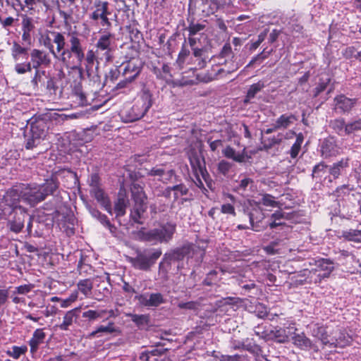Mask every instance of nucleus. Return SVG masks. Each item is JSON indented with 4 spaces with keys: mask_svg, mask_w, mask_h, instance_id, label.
Listing matches in <instances>:
<instances>
[{
    "mask_svg": "<svg viewBox=\"0 0 361 361\" xmlns=\"http://www.w3.org/2000/svg\"><path fill=\"white\" fill-rule=\"evenodd\" d=\"M260 202L267 207H276L278 206V202L274 200V197L269 194L263 195Z\"/></svg>",
    "mask_w": 361,
    "mask_h": 361,
    "instance_id": "obj_45",
    "label": "nucleus"
},
{
    "mask_svg": "<svg viewBox=\"0 0 361 361\" xmlns=\"http://www.w3.org/2000/svg\"><path fill=\"white\" fill-rule=\"evenodd\" d=\"M44 0H25V5L28 8V10H33L35 6L37 4L43 3Z\"/></svg>",
    "mask_w": 361,
    "mask_h": 361,
    "instance_id": "obj_63",
    "label": "nucleus"
},
{
    "mask_svg": "<svg viewBox=\"0 0 361 361\" xmlns=\"http://www.w3.org/2000/svg\"><path fill=\"white\" fill-rule=\"evenodd\" d=\"M321 152L322 156L327 158L338 154L340 153V148L333 137H328L323 141Z\"/></svg>",
    "mask_w": 361,
    "mask_h": 361,
    "instance_id": "obj_17",
    "label": "nucleus"
},
{
    "mask_svg": "<svg viewBox=\"0 0 361 361\" xmlns=\"http://www.w3.org/2000/svg\"><path fill=\"white\" fill-rule=\"evenodd\" d=\"M16 63L14 69L18 74H24L32 71L30 62L19 63L18 61Z\"/></svg>",
    "mask_w": 361,
    "mask_h": 361,
    "instance_id": "obj_44",
    "label": "nucleus"
},
{
    "mask_svg": "<svg viewBox=\"0 0 361 361\" xmlns=\"http://www.w3.org/2000/svg\"><path fill=\"white\" fill-rule=\"evenodd\" d=\"M35 29V25L33 23V20L27 17V16H24L22 18V39L23 41L30 44L31 41V34Z\"/></svg>",
    "mask_w": 361,
    "mask_h": 361,
    "instance_id": "obj_21",
    "label": "nucleus"
},
{
    "mask_svg": "<svg viewBox=\"0 0 361 361\" xmlns=\"http://www.w3.org/2000/svg\"><path fill=\"white\" fill-rule=\"evenodd\" d=\"M264 83L262 81H259L257 83L252 85L247 92L244 102L249 103L250 101L264 87Z\"/></svg>",
    "mask_w": 361,
    "mask_h": 361,
    "instance_id": "obj_31",
    "label": "nucleus"
},
{
    "mask_svg": "<svg viewBox=\"0 0 361 361\" xmlns=\"http://www.w3.org/2000/svg\"><path fill=\"white\" fill-rule=\"evenodd\" d=\"M221 212L225 214H231L233 216H235L234 206L230 203L223 204L221 207Z\"/></svg>",
    "mask_w": 361,
    "mask_h": 361,
    "instance_id": "obj_52",
    "label": "nucleus"
},
{
    "mask_svg": "<svg viewBox=\"0 0 361 361\" xmlns=\"http://www.w3.org/2000/svg\"><path fill=\"white\" fill-rule=\"evenodd\" d=\"M267 30L260 33L258 35V39L256 42H255L254 43H252V44L251 45V49H256L260 45V44L264 40V39L267 36Z\"/></svg>",
    "mask_w": 361,
    "mask_h": 361,
    "instance_id": "obj_62",
    "label": "nucleus"
},
{
    "mask_svg": "<svg viewBox=\"0 0 361 361\" xmlns=\"http://www.w3.org/2000/svg\"><path fill=\"white\" fill-rule=\"evenodd\" d=\"M117 331L118 329L113 322H109L107 326H99L97 329V332L99 334H112Z\"/></svg>",
    "mask_w": 361,
    "mask_h": 361,
    "instance_id": "obj_46",
    "label": "nucleus"
},
{
    "mask_svg": "<svg viewBox=\"0 0 361 361\" xmlns=\"http://www.w3.org/2000/svg\"><path fill=\"white\" fill-rule=\"evenodd\" d=\"M106 313V310H89L82 313V317L90 321H94L102 318Z\"/></svg>",
    "mask_w": 361,
    "mask_h": 361,
    "instance_id": "obj_38",
    "label": "nucleus"
},
{
    "mask_svg": "<svg viewBox=\"0 0 361 361\" xmlns=\"http://www.w3.org/2000/svg\"><path fill=\"white\" fill-rule=\"evenodd\" d=\"M269 336L277 342L281 343H286L288 340L286 330L279 326L274 327L269 333Z\"/></svg>",
    "mask_w": 361,
    "mask_h": 361,
    "instance_id": "obj_24",
    "label": "nucleus"
},
{
    "mask_svg": "<svg viewBox=\"0 0 361 361\" xmlns=\"http://www.w3.org/2000/svg\"><path fill=\"white\" fill-rule=\"evenodd\" d=\"M78 311V308H75L66 312L63 322L59 325V328L63 331H67L69 326L73 324V322L76 320L77 314L76 312Z\"/></svg>",
    "mask_w": 361,
    "mask_h": 361,
    "instance_id": "obj_23",
    "label": "nucleus"
},
{
    "mask_svg": "<svg viewBox=\"0 0 361 361\" xmlns=\"http://www.w3.org/2000/svg\"><path fill=\"white\" fill-rule=\"evenodd\" d=\"M146 206H138V207H134L130 212V218L131 219L137 224H143V222L141 221V219L142 218V216L146 211Z\"/></svg>",
    "mask_w": 361,
    "mask_h": 361,
    "instance_id": "obj_34",
    "label": "nucleus"
},
{
    "mask_svg": "<svg viewBox=\"0 0 361 361\" xmlns=\"http://www.w3.org/2000/svg\"><path fill=\"white\" fill-rule=\"evenodd\" d=\"M24 227V221L20 218L14 219L10 222V229L15 233H19Z\"/></svg>",
    "mask_w": 361,
    "mask_h": 361,
    "instance_id": "obj_48",
    "label": "nucleus"
},
{
    "mask_svg": "<svg viewBox=\"0 0 361 361\" xmlns=\"http://www.w3.org/2000/svg\"><path fill=\"white\" fill-rule=\"evenodd\" d=\"M168 192L173 191L174 194V200H177L180 196L185 195L188 192V189L187 187L183 184H179L176 185L172 187H168L167 188Z\"/></svg>",
    "mask_w": 361,
    "mask_h": 361,
    "instance_id": "obj_36",
    "label": "nucleus"
},
{
    "mask_svg": "<svg viewBox=\"0 0 361 361\" xmlns=\"http://www.w3.org/2000/svg\"><path fill=\"white\" fill-rule=\"evenodd\" d=\"M32 68L39 69L41 66H47L51 63V59L47 53L42 50L34 49L30 53Z\"/></svg>",
    "mask_w": 361,
    "mask_h": 361,
    "instance_id": "obj_14",
    "label": "nucleus"
},
{
    "mask_svg": "<svg viewBox=\"0 0 361 361\" xmlns=\"http://www.w3.org/2000/svg\"><path fill=\"white\" fill-rule=\"evenodd\" d=\"M188 55L189 51L183 48L178 54V57L176 61L179 66H181L185 62V60Z\"/></svg>",
    "mask_w": 361,
    "mask_h": 361,
    "instance_id": "obj_60",
    "label": "nucleus"
},
{
    "mask_svg": "<svg viewBox=\"0 0 361 361\" xmlns=\"http://www.w3.org/2000/svg\"><path fill=\"white\" fill-rule=\"evenodd\" d=\"M44 87H46L47 90L49 91H54L55 92L57 89V87L56 85V82L54 80L51 78H49L47 80V82H44V85H43Z\"/></svg>",
    "mask_w": 361,
    "mask_h": 361,
    "instance_id": "obj_58",
    "label": "nucleus"
},
{
    "mask_svg": "<svg viewBox=\"0 0 361 361\" xmlns=\"http://www.w3.org/2000/svg\"><path fill=\"white\" fill-rule=\"evenodd\" d=\"M279 245V241L271 242L269 245L264 247V250L269 255H275L279 253L278 250L275 249V247Z\"/></svg>",
    "mask_w": 361,
    "mask_h": 361,
    "instance_id": "obj_57",
    "label": "nucleus"
},
{
    "mask_svg": "<svg viewBox=\"0 0 361 361\" xmlns=\"http://www.w3.org/2000/svg\"><path fill=\"white\" fill-rule=\"evenodd\" d=\"M21 195V185L8 189L1 200V207L7 206L11 211L19 209L23 214H25L27 209L20 204L22 201Z\"/></svg>",
    "mask_w": 361,
    "mask_h": 361,
    "instance_id": "obj_7",
    "label": "nucleus"
},
{
    "mask_svg": "<svg viewBox=\"0 0 361 361\" xmlns=\"http://www.w3.org/2000/svg\"><path fill=\"white\" fill-rule=\"evenodd\" d=\"M329 82V79L326 78L325 80L319 83V85L314 90V97H317L326 88Z\"/></svg>",
    "mask_w": 361,
    "mask_h": 361,
    "instance_id": "obj_53",
    "label": "nucleus"
},
{
    "mask_svg": "<svg viewBox=\"0 0 361 361\" xmlns=\"http://www.w3.org/2000/svg\"><path fill=\"white\" fill-rule=\"evenodd\" d=\"M176 229V224L168 222L149 231L140 232V236L142 240L148 242L166 243L173 238Z\"/></svg>",
    "mask_w": 361,
    "mask_h": 361,
    "instance_id": "obj_3",
    "label": "nucleus"
},
{
    "mask_svg": "<svg viewBox=\"0 0 361 361\" xmlns=\"http://www.w3.org/2000/svg\"><path fill=\"white\" fill-rule=\"evenodd\" d=\"M142 67V63L138 58H132L129 61L122 63L120 68L122 75L128 78V82H132L140 74Z\"/></svg>",
    "mask_w": 361,
    "mask_h": 361,
    "instance_id": "obj_9",
    "label": "nucleus"
},
{
    "mask_svg": "<svg viewBox=\"0 0 361 361\" xmlns=\"http://www.w3.org/2000/svg\"><path fill=\"white\" fill-rule=\"evenodd\" d=\"M222 153L226 158L231 159L236 162L241 163L245 160V154L244 151L241 153L236 152L235 150L231 146H227L222 151Z\"/></svg>",
    "mask_w": 361,
    "mask_h": 361,
    "instance_id": "obj_28",
    "label": "nucleus"
},
{
    "mask_svg": "<svg viewBox=\"0 0 361 361\" xmlns=\"http://www.w3.org/2000/svg\"><path fill=\"white\" fill-rule=\"evenodd\" d=\"M145 175L150 176H157L159 177V180L164 183H167L175 175V171L173 169L166 171L161 166L157 165L150 169H146Z\"/></svg>",
    "mask_w": 361,
    "mask_h": 361,
    "instance_id": "obj_13",
    "label": "nucleus"
},
{
    "mask_svg": "<svg viewBox=\"0 0 361 361\" xmlns=\"http://www.w3.org/2000/svg\"><path fill=\"white\" fill-rule=\"evenodd\" d=\"M329 126L337 134L343 135L345 133V128L346 124L343 118H336L331 120L329 123Z\"/></svg>",
    "mask_w": 361,
    "mask_h": 361,
    "instance_id": "obj_33",
    "label": "nucleus"
},
{
    "mask_svg": "<svg viewBox=\"0 0 361 361\" xmlns=\"http://www.w3.org/2000/svg\"><path fill=\"white\" fill-rule=\"evenodd\" d=\"M250 223L252 228L255 231H259L258 224L260 223L264 218V214L260 207L252 208L249 212Z\"/></svg>",
    "mask_w": 361,
    "mask_h": 361,
    "instance_id": "obj_22",
    "label": "nucleus"
},
{
    "mask_svg": "<svg viewBox=\"0 0 361 361\" xmlns=\"http://www.w3.org/2000/svg\"><path fill=\"white\" fill-rule=\"evenodd\" d=\"M121 73H122V70L120 68V66L118 68H115L109 71L108 78L111 81H114L118 78Z\"/></svg>",
    "mask_w": 361,
    "mask_h": 361,
    "instance_id": "obj_59",
    "label": "nucleus"
},
{
    "mask_svg": "<svg viewBox=\"0 0 361 361\" xmlns=\"http://www.w3.org/2000/svg\"><path fill=\"white\" fill-rule=\"evenodd\" d=\"M311 335L320 341L324 347H327L331 344L329 341L330 335L328 334L326 327L319 324H315L311 326Z\"/></svg>",
    "mask_w": 361,
    "mask_h": 361,
    "instance_id": "obj_18",
    "label": "nucleus"
},
{
    "mask_svg": "<svg viewBox=\"0 0 361 361\" xmlns=\"http://www.w3.org/2000/svg\"><path fill=\"white\" fill-rule=\"evenodd\" d=\"M45 337L46 334L42 329H37L34 331L29 341L30 353L32 354H35L38 350L39 346L44 343Z\"/></svg>",
    "mask_w": 361,
    "mask_h": 361,
    "instance_id": "obj_20",
    "label": "nucleus"
},
{
    "mask_svg": "<svg viewBox=\"0 0 361 361\" xmlns=\"http://www.w3.org/2000/svg\"><path fill=\"white\" fill-rule=\"evenodd\" d=\"M360 130H361V119L347 123L345 128V134L350 135Z\"/></svg>",
    "mask_w": 361,
    "mask_h": 361,
    "instance_id": "obj_40",
    "label": "nucleus"
},
{
    "mask_svg": "<svg viewBox=\"0 0 361 361\" xmlns=\"http://www.w3.org/2000/svg\"><path fill=\"white\" fill-rule=\"evenodd\" d=\"M152 105V94L147 90L142 92L140 98L131 107L126 115V121L133 122L140 119L147 112Z\"/></svg>",
    "mask_w": 361,
    "mask_h": 361,
    "instance_id": "obj_4",
    "label": "nucleus"
},
{
    "mask_svg": "<svg viewBox=\"0 0 361 361\" xmlns=\"http://www.w3.org/2000/svg\"><path fill=\"white\" fill-rule=\"evenodd\" d=\"M51 42L52 37H49V35H47L43 39V45L49 50L51 54H54V48Z\"/></svg>",
    "mask_w": 361,
    "mask_h": 361,
    "instance_id": "obj_56",
    "label": "nucleus"
},
{
    "mask_svg": "<svg viewBox=\"0 0 361 361\" xmlns=\"http://www.w3.org/2000/svg\"><path fill=\"white\" fill-rule=\"evenodd\" d=\"M8 298V292L5 289H0V307L6 303Z\"/></svg>",
    "mask_w": 361,
    "mask_h": 361,
    "instance_id": "obj_64",
    "label": "nucleus"
},
{
    "mask_svg": "<svg viewBox=\"0 0 361 361\" xmlns=\"http://www.w3.org/2000/svg\"><path fill=\"white\" fill-rule=\"evenodd\" d=\"M52 44L56 45L54 49V59L61 62L66 68L77 70L82 73L83 69L82 62L85 58V46L80 35L74 32L67 33V48H66V37L63 33L51 31Z\"/></svg>",
    "mask_w": 361,
    "mask_h": 361,
    "instance_id": "obj_1",
    "label": "nucleus"
},
{
    "mask_svg": "<svg viewBox=\"0 0 361 361\" xmlns=\"http://www.w3.org/2000/svg\"><path fill=\"white\" fill-rule=\"evenodd\" d=\"M333 335H330L329 342L327 347L330 348H343L348 345L350 342V338L345 333L340 331H336Z\"/></svg>",
    "mask_w": 361,
    "mask_h": 361,
    "instance_id": "obj_16",
    "label": "nucleus"
},
{
    "mask_svg": "<svg viewBox=\"0 0 361 361\" xmlns=\"http://www.w3.org/2000/svg\"><path fill=\"white\" fill-rule=\"evenodd\" d=\"M100 60H103V57H99L98 51H94L92 49L88 50L86 54L85 53V58L83 59V61H85V68H82L83 71L82 73H80V74L82 75L84 71H86L87 75L90 76L94 62L99 65Z\"/></svg>",
    "mask_w": 361,
    "mask_h": 361,
    "instance_id": "obj_15",
    "label": "nucleus"
},
{
    "mask_svg": "<svg viewBox=\"0 0 361 361\" xmlns=\"http://www.w3.org/2000/svg\"><path fill=\"white\" fill-rule=\"evenodd\" d=\"M59 188L56 178L51 177L42 184L21 185L22 202L33 207L52 195Z\"/></svg>",
    "mask_w": 361,
    "mask_h": 361,
    "instance_id": "obj_2",
    "label": "nucleus"
},
{
    "mask_svg": "<svg viewBox=\"0 0 361 361\" xmlns=\"http://www.w3.org/2000/svg\"><path fill=\"white\" fill-rule=\"evenodd\" d=\"M270 52H265L264 51H263L262 53L257 54L256 56H255L250 61V63L247 65L246 67H249V66H252L254 63H257V61H259V63H261L262 61H263L265 59L267 58V56L269 55Z\"/></svg>",
    "mask_w": 361,
    "mask_h": 361,
    "instance_id": "obj_51",
    "label": "nucleus"
},
{
    "mask_svg": "<svg viewBox=\"0 0 361 361\" xmlns=\"http://www.w3.org/2000/svg\"><path fill=\"white\" fill-rule=\"evenodd\" d=\"M113 38L114 35L107 32L101 35L96 44V51H98V53H99L100 51H104L103 54V57L104 58L106 62H109L112 59V56L111 54V45Z\"/></svg>",
    "mask_w": 361,
    "mask_h": 361,
    "instance_id": "obj_11",
    "label": "nucleus"
},
{
    "mask_svg": "<svg viewBox=\"0 0 361 361\" xmlns=\"http://www.w3.org/2000/svg\"><path fill=\"white\" fill-rule=\"evenodd\" d=\"M40 143V138L39 137H35L31 135L30 138H28L25 147L27 149H31L34 148L35 147L37 146Z\"/></svg>",
    "mask_w": 361,
    "mask_h": 361,
    "instance_id": "obj_54",
    "label": "nucleus"
},
{
    "mask_svg": "<svg viewBox=\"0 0 361 361\" xmlns=\"http://www.w3.org/2000/svg\"><path fill=\"white\" fill-rule=\"evenodd\" d=\"M327 166L323 163H319L314 167L312 171V176L317 179H321L327 173Z\"/></svg>",
    "mask_w": 361,
    "mask_h": 361,
    "instance_id": "obj_39",
    "label": "nucleus"
},
{
    "mask_svg": "<svg viewBox=\"0 0 361 361\" xmlns=\"http://www.w3.org/2000/svg\"><path fill=\"white\" fill-rule=\"evenodd\" d=\"M78 288L85 297L88 298L92 294L93 282L90 279L80 280L77 284Z\"/></svg>",
    "mask_w": 361,
    "mask_h": 361,
    "instance_id": "obj_30",
    "label": "nucleus"
},
{
    "mask_svg": "<svg viewBox=\"0 0 361 361\" xmlns=\"http://www.w3.org/2000/svg\"><path fill=\"white\" fill-rule=\"evenodd\" d=\"M349 166V159L348 158L342 159L338 162L334 163L329 169V173L337 178L341 173V171Z\"/></svg>",
    "mask_w": 361,
    "mask_h": 361,
    "instance_id": "obj_27",
    "label": "nucleus"
},
{
    "mask_svg": "<svg viewBox=\"0 0 361 361\" xmlns=\"http://www.w3.org/2000/svg\"><path fill=\"white\" fill-rule=\"evenodd\" d=\"M11 56L15 62H18L21 56L27 59V50L26 48L23 47L18 43L14 42L11 47Z\"/></svg>",
    "mask_w": 361,
    "mask_h": 361,
    "instance_id": "obj_29",
    "label": "nucleus"
},
{
    "mask_svg": "<svg viewBox=\"0 0 361 361\" xmlns=\"http://www.w3.org/2000/svg\"><path fill=\"white\" fill-rule=\"evenodd\" d=\"M34 288L32 284H25L16 288V292L18 294H26Z\"/></svg>",
    "mask_w": 361,
    "mask_h": 361,
    "instance_id": "obj_55",
    "label": "nucleus"
},
{
    "mask_svg": "<svg viewBox=\"0 0 361 361\" xmlns=\"http://www.w3.org/2000/svg\"><path fill=\"white\" fill-rule=\"evenodd\" d=\"M127 199L123 196H119L114 205V210L116 216H123L126 213V208L127 207Z\"/></svg>",
    "mask_w": 361,
    "mask_h": 361,
    "instance_id": "obj_35",
    "label": "nucleus"
},
{
    "mask_svg": "<svg viewBox=\"0 0 361 361\" xmlns=\"http://www.w3.org/2000/svg\"><path fill=\"white\" fill-rule=\"evenodd\" d=\"M350 190L348 185H343L342 186L338 188L335 191V195L337 197H341L342 195H345Z\"/></svg>",
    "mask_w": 361,
    "mask_h": 361,
    "instance_id": "obj_61",
    "label": "nucleus"
},
{
    "mask_svg": "<svg viewBox=\"0 0 361 361\" xmlns=\"http://www.w3.org/2000/svg\"><path fill=\"white\" fill-rule=\"evenodd\" d=\"M135 187H134V190H132L133 198L135 202V207L138 206H146L145 200L146 197L141 188H137V191L135 190Z\"/></svg>",
    "mask_w": 361,
    "mask_h": 361,
    "instance_id": "obj_37",
    "label": "nucleus"
},
{
    "mask_svg": "<svg viewBox=\"0 0 361 361\" xmlns=\"http://www.w3.org/2000/svg\"><path fill=\"white\" fill-rule=\"evenodd\" d=\"M130 317L131 320L138 326L145 325L149 321L148 316L144 314H131Z\"/></svg>",
    "mask_w": 361,
    "mask_h": 361,
    "instance_id": "obj_49",
    "label": "nucleus"
},
{
    "mask_svg": "<svg viewBox=\"0 0 361 361\" xmlns=\"http://www.w3.org/2000/svg\"><path fill=\"white\" fill-rule=\"evenodd\" d=\"M293 343L303 350H312L314 352L319 351L318 345L312 341L304 333L295 334L292 337Z\"/></svg>",
    "mask_w": 361,
    "mask_h": 361,
    "instance_id": "obj_12",
    "label": "nucleus"
},
{
    "mask_svg": "<svg viewBox=\"0 0 361 361\" xmlns=\"http://www.w3.org/2000/svg\"><path fill=\"white\" fill-rule=\"evenodd\" d=\"M343 236L348 240L361 242V231L359 230L345 231L343 233Z\"/></svg>",
    "mask_w": 361,
    "mask_h": 361,
    "instance_id": "obj_43",
    "label": "nucleus"
},
{
    "mask_svg": "<svg viewBox=\"0 0 361 361\" xmlns=\"http://www.w3.org/2000/svg\"><path fill=\"white\" fill-rule=\"evenodd\" d=\"M334 269V264L331 260L319 259L315 262V268L310 270L306 269L302 272L303 276L310 277L311 279H313V275H316L320 281L322 279L329 277Z\"/></svg>",
    "mask_w": 361,
    "mask_h": 361,
    "instance_id": "obj_6",
    "label": "nucleus"
},
{
    "mask_svg": "<svg viewBox=\"0 0 361 361\" xmlns=\"http://www.w3.org/2000/svg\"><path fill=\"white\" fill-rule=\"evenodd\" d=\"M27 347L25 345L23 346H13L12 348L9 350H7L6 353L10 357H12L14 359H18L22 355L25 354L27 351Z\"/></svg>",
    "mask_w": 361,
    "mask_h": 361,
    "instance_id": "obj_41",
    "label": "nucleus"
},
{
    "mask_svg": "<svg viewBox=\"0 0 361 361\" xmlns=\"http://www.w3.org/2000/svg\"><path fill=\"white\" fill-rule=\"evenodd\" d=\"M111 13L109 11V3L107 1H98L95 4V10L91 14L90 18L93 20H100V25L109 29L111 26V23L108 18Z\"/></svg>",
    "mask_w": 361,
    "mask_h": 361,
    "instance_id": "obj_8",
    "label": "nucleus"
},
{
    "mask_svg": "<svg viewBox=\"0 0 361 361\" xmlns=\"http://www.w3.org/2000/svg\"><path fill=\"white\" fill-rule=\"evenodd\" d=\"M97 176H94L92 178L90 193L94 197L97 202L107 211L111 214V207L108 197L104 194V191L97 185Z\"/></svg>",
    "mask_w": 361,
    "mask_h": 361,
    "instance_id": "obj_10",
    "label": "nucleus"
},
{
    "mask_svg": "<svg viewBox=\"0 0 361 361\" xmlns=\"http://www.w3.org/2000/svg\"><path fill=\"white\" fill-rule=\"evenodd\" d=\"M44 76H45L44 71H39V69H36L35 75L31 80V83L32 84V85L35 88L39 86V85H40L41 86H43V85H44Z\"/></svg>",
    "mask_w": 361,
    "mask_h": 361,
    "instance_id": "obj_42",
    "label": "nucleus"
},
{
    "mask_svg": "<svg viewBox=\"0 0 361 361\" xmlns=\"http://www.w3.org/2000/svg\"><path fill=\"white\" fill-rule=\"evenodd\" d=\"M296 120L297 118L293 114H283L276 120L275 123L279 130L286 129Z\"/></svg>",
    "mask_w": 361,
    "mask_h": 361,
    "instance_id": "obj_25",
    "label": "nucleus"
},
{
    "mask_svg": "<svg viewBox=\"0 0 361 361\" xmlns=\"http://www.w3.org/2000/svg\"><path fill=\"white\" fill-rule=\"evenodd\" d=\"M231 167L232 164L225 160L220 161L218 164L219 171L224 175H226L230 171Z\"/></svg>",
    "mask_w": 361,
    "mask_h": 361,
    "instance_id": "obj_50",
    "label": "nucleus"
},
{
    "mask_svg": "<svg viewBox=\"0 0 361 361\" xmlns=\"http://www.w3.org/2000/svg\"><path fill=\"white\" fill-rule=\"evenodd\" d=\"M30 134L35 137L42 138L45 135V123L44 121H35L30 123Z\"/></svg>",
    "mask_w": 361,
    "mask_h": 361,
    "instance_id": "obj_26",
    "label": "nucleus"
},
{
    "mask_svg": "<svg viewBox=\"0 0 361 361\" xmlns=\"http://www.w3.org/2000/svg\"><path fill=\"white\" fill-rule=\"evenodd\" d=\"M161 255V251L159 249L155 250L153 252L145 250L142 252H138L137 256L130 258V261L135 269L149 271Z\"/></svg>",
    "mask_w": 361,
    "mask_h": 361,
    "instance_id": "obj_5",
    "label": "nucleus"
},
{
    "mask_svg": "<svg viewBox=\"0 0 361 361\" xmlns=\"http://www.w3.org/2000/svg\"><path fill=\"white\" fill-rule=\"evenodd\" d=\"M142 302L146 306L157 307L164 302V299L161 293H152L149 298H143Z\"/></svg>",
    "mask_w": 361,
    "mask_h": 361,
    "instance_id": "obj_32",
    "label": "nucleus"
},
{
    "mask_svg": "<svg viewBox=\"0 0 361 361\" xmlns=\"http://www.w3.org/2000/svg\"><path fill=\"white\" fill-rule=\"evenodd\" d=\"M204 27L205 25L204 24L191 23L187 27V30L189 32V35L192 36L203 30Z\"/></svg>",
    "mask_w": 361,
    "mask_h": 361,
    "instance_id": "obj_47",
    "label": "nucleus"
},
{
    "mask_svg": "<svg viewBox=\"0 0 361 361\" xmlns=\"http://www.w3.org/2000/svg\"><path fill=\"white\" fill-rule=\"evenodd\" d=\"M335 109L340 112H348L353 107L355 99H350L344 95H339L334 99Z\"/></svg>",
    "mask_w": 361,
    "mask_h": 361,
    "instance_id": "obj_19",
    "label": "nucleus"
}]
</instances>
